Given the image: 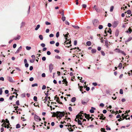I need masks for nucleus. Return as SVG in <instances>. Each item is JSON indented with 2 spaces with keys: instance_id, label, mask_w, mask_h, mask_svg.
Returning <instances> with one entry per match:
<instances>
[{
  "instance_id": "nucleus-1",
  "label": "nucleus",
  "mask_w": 132,
  "mask_h": 132,
  "mask_svg": "<svg viewBox=\"0 0 132 132\" xmlns=\"http://www.w3.org/2000/svg\"><path fill=\"white\" fill-rule=\"evenodd\" d=\"M57 118H59L60 119H61V118L64 116V115L65 114L63 112H61L60 111H57Z\"/></svg>"
},
{
  "instance_id": "nucleus-2",
  "label": "nucleus",
  "mask_w": 132,
  "mask_h": 132,
  "mask_svg": "<svg viewBox=\"0 0 132 132\" xmlns=\"http://www.w3.org/2000/svg\"><path fill=\"white\" fill-rule=\"evenodd\" d=\"M93 24L95 27H97L99 24V22L97 19H95L93 22Z\"/></svg>"
},
{
  "instance_id": "nucleus-3",
  "label": "nucleus",
  "mask_w": 132,
  "mask_h": 132,
  "mask_svg": "<svg viewBox=\"0 0 132 132\" xmlns=\"http://www.w3.org/2000/svg\"><path fill=\"white\" fill-rule=\"evenodd\" d=\"M34 118L35 120L37 121H40L41 120L40 117L36 114H35Z\"/></svg>"
},
{
  "instance_id": "nucleus-4",
  "label": "nucleus",
  "mask_w": 132,
  "mask_h": 132,
  "mask_svg": "<svg viewBox=\"0 0 132 132\" xmlns=\"http://www.w3.org/2000/svg\"><path fill=\"white\" fill-rule=\"evenodd\" d=\"M54 65L52 63H50L49 65V69L50 71V73H52V70L53 69L54 67Z\"/></svg>"
},
{
  "instance_id": "nucleus-5",
  "label": "nucleus",
  "mask_w": 132,
  "mask_h": 132,
  "mask_svg": "<svg viewBox=\"0 0 132 132\" xmlns=\"http://www.w3.org/2000/svg\"><path fill=\"white\" fill-rule=\"evenodd\" d=\"M8 80L10 82H14V81L12 80V78L11 77H7Z\"/></svg>"
},
{
  "instance_id": "nucleus-6",
  "label": "nucleus",
  "mask_w": 132,
  "mask_h": 132,
  "mask_svg": "<svg viewBox=\"0 0 132 132\" xmlns=\"http://www.w3.org/2000/svg\"><path fill=\"white\" fill-rule=\"evenodd\" d=\"M53 114L52 115V117H57V112H53Z\"/></svg>"
},
{
  "instance_id": "nucleus-7",
  "label": "nucleus",
  "mask_w": 132,
  "mask_h": 132,
  "mask_svg": "<svg viewBox=\"0 0 132 132\" xmlns=\"http://www.w3.org/2000/svg\"><path fill=\"white\" fill-rule=\"evenodd\" d=\"M119 31L118 30H117L115 33V35L116 37H117L119 34Z\"/></svg>"
},
{
  "instance_id": "nucleus-8",
  "label": "nucleus",
  "mask_w": 132,
  "mask_h": 132,
  "mask_svg": "<svg viewBox=\"0 0 132 132\" xmlns=\"http://www.w3.org/2000/svg\"><path fill=\"white\" fill-rule=\"evenodd\" d=\"M21 38V36L19 35H18L17 37H15L14 38V39L15 40H19Z\"/></svg>"
},
{
  "instance_id": "nucleus-9",
  "label": "nucleus",
  "mask_w": 132,
  "mask_h": 132,
  "mask_svg": "<svg viewBox=\"0 0 132 132\" xmlns=\"http://www.w3.org/2000/svg\"><path fill=\"white\" fill-rule=\"evenodd\" d=\"M62 81L63 82H64L65 83V84H66V86L67 85L68 82L66 80V79H63Z\"/></svg>"
},
{
  "instance_id": "nucleus-10",
  "label": "nucleus",
  "mask_w": 132,
  "mask_h": 132,
  "mask_svg": "<svg viewBox=\"0 0 132 132\" xmlns=\"http://www.w3.org/2000/svg\"><path fill=\"white\" fill-rule=\"evenodd\" d=\"M118 24V22L117 21H114V22L113 24V26H114V27H116Z\"/></svg>"
},
{
  "instance_id": "nucleus-11",
  "label": "nucleus",
  "mask_w": 132,
  "mask_h": 132,
  "mask_svg": "<svg viewBox=\"0 0 132 132\" xmlns=\"http://www.w3.org/2000/svg\"><path fill=\"white\" fill-rule=\"evenodd\" d=\"M22 48V46H21L19 47L16 52V53H18L19 52L20 50H21Z\"/></svg>"
},
{
  "instance_id": "nucleus-12",
  "label": "nucleus",
  "mask_w": 132,
  "mask_h": 132,
  "mask_svg": "<svg viewBox=\"0 0 132 132\" xmlns=\"http://www.w3.org/2000/svg\"><path fill=\"white\" fill-rule=\"evenodd\" d=\"M77 122H78V124L79 125H82V122H81V121L80 120H79V119H78Z\"/></svg>"
},
{
  "instance_id": "nucleus-13",
  "label": "nucleus",
  "mask_w": 132,
  "mask_h": 132,
  "mask_svg": "<svg viewBox=\"0 0 132 132\" xmlns=\"http://www.w3.org/2000/svg\"><path fill=\"white\" fill-rule=\"evenodd\" d=\"M84 115H85V118L86 119L88 118L89 117V116H90V115L89 114H87L86 113H85Z\"/></svg>"
},
{
  "instance_id": "nucleus-14",
  "label": "nucleus",
  "mask_w": 132,
  "mask_h": 132,
  "mask_svg": "<svg viewBox=\"0 0 132 132\" xmlns=\"http://www.w3.org/2000/svg\"><path fill=\"white\" fill-rule=\"evenodd\" d=\"M86 44L88 46H90L91 45V43L90 41H88L86 43Z\"/></svg>"
},
{
  "instance_id": "nucleus-15",
  "label": "nucleus",
  "mask_w": 132,
  "mask_h": 132,
  "mask_svg": "<svg viewBox=\"0 0 132 132\" xmlns=\"http://www.w3.org/2000/svg\"><path fill=\"white\" fill-rule=\"evenodd\" d=\"M132 31V30L130 28H129L128 30H127L126 31V32L127 33H131V32Z\"/></svg>"
},
{
  "instance_id": "nucleus-16",
  "label": "nucleus",
  "mask_w": 132,
  "mask_h": 132,
  "mask_svg": "<svg viewBox=\"0 0 132 132\" xmlns=\"http://www.w3.org/2000/svg\"><path fill=\"white\" fill-rule=\"evenodd\" d=\"M76 100V98L75 97H72L71 100V101L72 102H74Z\"/></svg>"
},
{
  "instance_id": "nucleus-17",
  "label": "nucleus",
  "mask_w": 132,
  "mask_h": 132,
  "mask_svg": "<svg viewBox=\"0 0 132 132\" xmlns=\"http://www.w3.org/2000/svg\"><path fill=\"white\" fill-rule=\"evenodd\" d=\"M60 13L61 14L62 16H64V11L63 10H62V12H60Z\"/></svg>"
},
{
  "instance_id": "nucleus-18",
  "label": "nucleus",
  "mask_w": 132,
  "mask_h": 132,
  "mask_svg": "<svg viewBox=\"0 0 132 132\" xmlns=\"http://www.w3.org/2000/svg\"><path fill=\"white\" fill-rule=\"evenodd\" d=\"M105 46L107 47H108V40H106L105 42Z\"/></svg>"
},
{
  "instance_id": "nucleus-19",
  "label": "nucleus",
  "mask_w": 132,
  "mask_h": 132,
  "mask_svg": "<svg viewBox=\"0 0 132 132\" xmlns=\"http://www.w3.org/2000/svg\"><path fill=\"white\" fill-rule=\"evenodd\" d=\"M122 64L121 63H120L119 65V66L118 67H119V69H121L122 67Z\"/></svg>"
},
{
  "instance_id": "nucleus-20",
  "label": "nucleus",
  "mask_w": 132,
  "mask_h": 132,
  "mask_svg": "<svg viewBox=\"0 0 132 132\" xmlns=\"http://www.w3.org/2000/svg\"><path fill=\"white\" fill-rule=\"evenodd\" d=\"M67 129L70 131H73V129L72 128V127H71L70 128H67Z\"/></svg>"
},
{
  "instance_id": "nucleus-21",
  "label": "nucleus",
  "mask_w": 132,
  "mask_h": 132,
  "mask_svg": "<svg viewBox=\"0 0 132 132\" xmlns=\"http://www.w3.org/2000/svg\"><path fill=\"white\" fill-rule=\"evenodd\" d=\"M72 26L74 28L77 29H78L79 28V27H78V26H76L75 25H72Z\"/></svg>"
},
{
  "instance_id": "nucleus-22",
  "label": "nucleus",
  "mask_w": 132,
  "mask_h": 132,
  "mask_svg": "<svg viewBox=\"0 0 132 132\" xmlns=\"http://www.w3.org/2000/svg\"><path fill=\"white\" fill-rule=\"evenodd\" d=\"M128 116H128V115L124 116V117H122L123 120H124L125 118L127 120V117Z\"/></svg>"
},
{
  "instance_id": "nucleus-23",
  "label": "nucleus",
  "mask_w": 132,
  "mask_h": 132,
  "mask_svg": "<svg viewBox=\"0 0 132 132\" xmlns=\"http://www.w3.org/2000/svg\"><path fill=\"white\" fill-rule=\"evenodd\" d=\"M96 51V50L95 49H93L91 50L92 52L93 53H95Z\"/></svg>"
},
{
  "instance_id": "nucleus-24",
  "label": "nucleus",
  "mask_w": 132,
  "mask_h": 132,
  "mask_svg": "<svg viewBox=\"0 0 132 132\" xmlns=\"http://www.w3.org/2000/svg\"><path fill=\"white\" fill-rule=\"evenodd\" d=\"M40 27V25L39 24H38L36 27L35 28V30H37Z\"/></svg>"
},
{
  "instance_id": "nucleus-25",
  "label": "nucleus",
  "mask_w": 132,
  "mask_h": 132,
  "mask_svg": "<svg viewBox=\"0 0 132 132\" xmlns=\"http://www.w3.org/2000/svg\"><path fill=\"white\" fill-rule=\"evenodd\" d=\"M26 48L27 50H29L31 49V47L30 46H27L26 47Z\"/></svg>"
},
{
  "instance_id": "nucleus-26",
  "label": "nucleus",
  "mask_w": 132,
  "mask_h": 132,
  "mask_svg": "<svg viewBox=\"0 0 132 132\" xmlns=\"http://www.w3.org/2000/svg\"><path fill=\"white\" fill-rule=\"evenodd\" d=\"M115 50L116 52L118 53H120V50L118 48H116Z\"/></svg>"
},
{
  "instance_id": "nucleus-27",
  "label": "nucleus",
  "mask_w": 132,
  "mask_h": 132,
  "mask_svg": "<svg viewBox=\"0 0 132 132\" xmlns=\"http://www.w3.org/2000/svg\"><path fill=\"white\" fill-rule=\"evenodd\" d=\"M101 130L102 131V132H106V131L105 130V129L104 128H101Z\"/></svg>"
},
{
  "instance_id": "nucleus-28",
  "label": "nucleus",
  "mask_w": 132,
  "mask_h": 132,
  "mask_svg": "<svg viewBox=\"0 0 132 132\" xmlns=\"http://www.w3.org/2000/svg\"><path fill=\"white\" fill-rule=\"evenodd\" d=\"M98 28L100 29H102L103 28V26L102 25H99L98 26Z\"/></svg>"
},
{
  "instance_id": "nucleus-29",
  "label": "nucleus",
  "mask_w": 132,
  "mask_h": 132,
  "mask_svg": "<svg viewBox=\"0 0 132 132\" xmlns=\"http://www.w3.org/2000/svg\"><path fill=\"white\" fill-rule=\"evenodd\" d=\"M122 54H123L125 56L126 55V54L124 52V51H122L121 50H120V52Z\"/></svg>"
},
{
  "instance_id": "nucleus-30",
  "label": "nucleus",
  "mask_w": 132,
  "mask_h": 132,
  "mask_svg": "<svg viewBox=\"0 0 132 132\" xmlns=\"http://www.w3.org/2000/svg\"><path fill=\"white\" fill-rule=\"evenodd\" d=\"M39 38L41 40H42L43 39V36L42 35H40L39 36Z\"/></svg>"
},
{
  "instance_id": "nucleus-31",
  "label": "nucleus",
  "mask_w": 132,
  "mask_h": 132,
  "mask_svg": "<svg viewBox=\"0 0 132 132\" xmlns=\"http://www.w3.org/2000/svg\"><path fill=\"white\" fill-rule=\"evenodd\" d=\"M38 86V84L37 83L34 84L32 85V87H34L35 86Z\"/></svg>"
},
{
  "instance_id": "nucleus-32",
  "label": "nucleus",
  "mask_w": 132,
  "mask_h": 132,
  "mask_svg": "<svg viewBox=\"0 0 132 132\" xmlns=\"http://www.w3.org/2000/svg\"><path fill=\"white\" fill-rule=\"evenodd\" d=\"M62 20H63V21H65V17L64 16H62V17L61 18Z\"/></svg>"
},
{
  "instance_id": "nucleus-33",
  "label": "nucleus",
  "mask_w": 132,
  "mask_h": 132,
  "mask_svg": "<svg viewBox=\"0 0 132 132\" xmlns=\"http://www.w3.org/2000/svg\"><path fill=\"white\" fill-rule=\"evenodd\" d=\"M132 39V38L131 37H130L127 40V41L126 42H128L130 41Z\"/></svg>"
},
{
  "instance_id": "nucleus-34",
  "label": "nucleus",
  "mask_w": 132,
  "mask_h": 132,
  "mask_svg": "<svg viewBox=\"0 0 132 132\" xmlns=\"http://www.w3.org/2000/svg\"><path fill=\"white\" fill-rule=\"evenodd\" d=\"M114 8L113 6H112L111 7L110 11L111 12H112L113 11Z\"/></svg>"
},
{
  "instance_id": "nucleus-35",
  "label": "nucleus",
  "mask_w": 132,
  "mask_h": 132,
  "mask_svg": "<svg viewBox=\"0 0 132 132\" xmlns=\"http://www.w3.org/2000/svg\"><path fill=\"white\" fill-rule=\"evenodd\" d=\"M93 8H94L95 10L97 11L98 10V9L96 7V5H95L94 7Z\"/></svg>"
},
{
  "instance_id": "nucleus-36",
  "label": "nucleus",
  "mask_w": 132,
  "mask_h": 132,
  "mask_svg": "<svg viewBox=\"0 0 132 132\" xmlns=\"http://www.w3.org/2000/svg\"><path fill=\"white\" fill-rule=\"evenodd\" d=\"M20 126L19 124H18L16 125V128H20Z\"/></svg>"
},
{
  "instance_id": "nucleus-37",
  "label": "nucleus",
  "mask_w": 132,
  "mask_h": 132,
  "mask_svg": "<svg viewBox=\"0 0 132 132\" xmlns=\"http://www.w3.org/2000/svg\"><path fill=\"white\" fill-rule=\"evenodd\" d=\"M35 60V59H32L31 60H30V61L31 63H33L34 62Z\"/></svg>"
},
{
  "instance_id": "nucleus-38",
  "label": "nucleus",
  "mask_w": 132,
  "mask_h": 132,
  "mask_svg": "<svg viewBox=\"0 0 132 132\" xmlns=\"http://www.w3.org/2000/svg\"><path fill=\"white\" fill-rule=\"evenodd\" d=\"M16 104L18 105H20V104H19V100H17L16 102Z\"/></svg>"
},
{
  "instance_id": "nucleus-39",
  "label": "nucleus",
  "mask_w": 132,
  "mask_h": 132,
  "mask_svg": "<svg viewBox=\"0 0 132 132\" xmlns=\"http://www.w3.org/2000/svg\"><path fill=\"white\" fill-rule=\"evenodd\" d=\"M47 97L46 96V97H45V99H44L43 100L44 101V102H46L47 100Z\"/></svg>"
},
{
  "instance_id": "nucleus-40",
  "label": "nucleus",
  "mask_w": 132,
  "mask_h": 132,
  "mask_svg": "<svg viewBox=\"0 0 132 132\" xmlns=\"http://www.w3.org/2000/svg\"><path fill=\"white\" fill-rule=\"evenodd\" d=\"M25 24V23L24 22H22L21 23V27H23L24 26Z\"/></svg>"
},
{
  "instance_id": "nucleus-41",
  "label": "nucleus",
  "mask_w": 132,
  "mask_h": 132,
  "mask_svg": "<svg viewBox=\"0 0 132 132\" xmlns=\"http://www.w3.org/2000/svg\"><path fill=\"white\" fill-rule=\"evenodd\" d=\"M81 114H78L76 116V118H78V119L79 118H80V117L81 116Z\"/></svg>"
},
{
  "instance_id": "nucleus-42",
  "label": "nucleus",
  "mask_w": 132,
  "mask_h": 132,
  "mask_svg": "<svg viewBox=\"0 0 132 132\" xmlns=\"http://www.w3.org/2000/svg\"><path fill=\"white\" fill-rule=\"evenodd\" d=\"M82 6L84 8H85L86 7L87 5L85 4H83L82 5Z\"/></svg>"
},
{
  "instance_id": "nucleus-43",
  "label": "nucleus",
  "mask_w": 132,
  "mask_h": 132,
  "mask_svg": "<svg viewBox=\"0 0 132 132\" xmlns=\"http://www.w3.org/2000/svg\"><path fill=\"white\" fill-rule=\"evenodd\" d=\"M87 102V101L85 102L84 101H82V103L83 104H85V103H86Z\"/></svg>"
},
{
  "instance_id": "nucleus-44",
  "label": "nucleus",
  "mask_w": 132,
  "mask_h": 132,
  "mask_svg": "<svg viewBox=\"0 0 132 132\" xmlns=\"http://www.w3.org/2000/svg\"><path fill=\"white\" fill-rule=\"evenodd\" d=\"M80 88V90L81 91V92H82V89L83 88V87L82 86H80V87H79V88Z\"/></svg>"
},
{
  "instance_id": "nucleus-45",
  "label": "nucleus",
  "mask_w": 132,
  "mask_h": 132,
  "mask_svg": "<svg viewBox=\"0 0 132 132\" xmlns=\"http://www.w3.org/2000/svg\"><path fill=\"white\" fill-rule=\"evenodd\" d=\"M45 23L47 25H50L51 24L48 21L45 22Z\"/></svg>"
},
{
  "instance_id": "nucleus-46",
  "label": "nucleus",
  "mask_w": 132,
  "mask_h": 132,
  "mask_svg": "<svg viewBox=\"0 0 132 132\" xmlns=\"http://www.w3.org/2000/svg\"><path fill=\"white\" fill-rule=\"evenodd\" d=\"M131 13V11L130 10H128L127 11V13L128 14H130Z\"/></svg>"
},
{
  "instance_id": "nucleus-47",
  "label": "nucleus",
  "mask_w": 132,
  "mask_h": 132,
  "mask_svg": "<svg viewBox=\"0 0 132 132\" xmlns=\"http://www.w3.org/2000/svg\"><path fill=\"white\" fill-rule=\"evenodd\" d=\"M37 97L36 96H34V100L35 101H37Z\"/></svg>"
},
{
  "instance_id": "nucleus-48",
  "label": "nucleus",
  "mask_w": 132,
  "mask_h": 132,
  "mask_svg": "<svg viewBox=\"0 0 132 132\" xmlns=\"http://www.w3.org/2000/svg\"><path fill=\"white\" fill-rule=\"evenodd\" d=\"M46 87L45 85H43V86L42 89H44L46 88Z\"/></svg>"
},
{
  "instance_id": "nucleus-49",
  "label": "nucleus",
  "mask_w": 132,
  "mask_h": 132,
  "mask_svg": "<svg viewBox=\"0 0 132 132\" xmlns=\"http://www.w3.org/2000/svg\"><path fill=\"white\" fill-rule=\"evenodd\" d=\"M59 36V32H57V33L56 34V37L57 38H58Z\"/></svg>"
},
{
  "instance_id": "nucleus-50",
  "label": "nucleus",
  "mask_w": 132,
  "mask_h": 132,
  "mask_svg": "<svg viewBox=\"0 0 132 132\" xmlns=\"http://www.w3.org/2000/svg\"><path fill=\"white\" fill-rule=\"evenodd\" d=\"M69 35V33L68 32H67V34L65 35H63L64 36V37L65 38H67L68 37V36Z\"/></svg>"
},
{
  "instance_id": "nucleus-51",
  "label": "nucleus",
  "mask_w": 132,
  "mask_h": 132,
  "mask_svg": "<svg viewBox=\"0 0 132 132\" xmlns=\"http://www.w3.org/2000/svg\"><path fill=\"white\" fill-rule=\"evenodd\" d=\"M55 57L57 59H61L60 57L58 55H56L55 56Z\"/></svg>"
},
{
  "instance_id": "nucleus-52",
  "label": "nucleus",
  "mask_w": 132,
  "mask_h": 132,
  "mask_svg": "<svg viewBox=\"0 0 132 132\" xmlns=\"http://www.w3.org/2000/svg\"><path fill=\"white\" fill-rule=\"evenodd\" d=\"M65 40H66V41H65V42H64V43H65V44H68V42H66L67 41H68L69 40V39H68L67 38H65Z\"/></svg>"
},
{
  "instance_id": "nucleus-53",
  "label": "nucleus",
  "mask_w": 132,
  "mask_h": 132,
  "mask_svg": "<svg viewBox=\"0 0 132 132\" xmlns=\"http://www.w3.org/2000/svg\"><path fill=\"white\" fill-rule=\"evenodd\" d=\"M40 45L42 47H44L45 46V44L44 43H42Z\"/></svg>"
},
{
  "instance_id": "nucleus-54",
  "label": "nucleus",
  "mask_w": 132,
  "mask_h": 132,
  "mask_svg": "<svg viewBox=\"0 0 132 132\" xmlns=\"http://www.w3.org/2000/svg\"><path fill=\"white\" fill-rule=\"evenodd\" d=\"M120 93L121 94H123V91L122 89H121L120 90Z\"/></svg>"
},
{
  "instance_id": "nucleus-55",
  "label": "nucleus",
  "mask_w": 132,
  "mask_h": 132,
  "mask_svg": "<svg viewBox=\"0 0 132 132\" xmlns=\"http://www.w3.org/2000/svg\"><path fill=\"white\" fill-rule=\"evenodd\" d=\"M104 33L105 34V35H104V36L105 37L106 36H107V31L106 30H104Z\"/></svg>"
},
{
  "instance_id": "nucleus-56",
  "label": "nucleus",
  "mask_w": 132,
  "mask_h": 132,
  "mask_svg": "<svg viewBox=\"0 0 132 132\" xmlns=\"http://www.w3.org/2000/svg\"><path fill=\"white\" fill-rule=\"evenodd\" d=\"M3 91L2 88H0V95H1L2 94Z\"/></svg>"
},
{
  "instance_id": "nucleus-57",
  "label": "nucleus",
  "mask_w": 132,
  "mask_h": 132,
  "mask_svg": "<svg viewBox=\"0 0 132 132\" xmlns=\"http://www.w3.org/2000/svg\"><path fill=\"white\" fill-rule=\"evenodd\" d=\"M42 59L43 61H45L46 60V58L45 57H43L42 58Z\"/></svg>"
},
{
  "instance_id": "nucleus-58",
  "label": "nucleus",
  "mask_w": 132,
  "mask_h": 132,
  "mask_svg": "<svg viewBox=\"0 0 132 132\" xmlns=\"http://www.w3.org/2000/svg\"><path fill=\"white\" fill-rule=\"evenodd\" d=\"M106 130H111V128L110 127H108V126H106Z\"/></svg>"
},
{
  "instance_id": "nucleus-59",
  "label": "nucleus",
  "mask_w": 132,
  "mask_h": 132,
  "mask_svg": "<svg viewBox=\"0 0 132 132\" xmlns=\"http://www.w3.org/2000/svg\"><path fill=\"white\" fill-rule=\"evenodd\" d=\"M104 104L103 103H101L100 105V106H101L102 107H103L104 106Z\"/></svg>"
},
{
  "instance_id": "nucleus-60",
  "label": "nucleus",
  "mask_w": 132,
  "mask_h": 132,
  "mask_svg": "<svg viewBox=\"0 0 132 132\" xmlns=\"http://www.w3.org/2000/svg\"><path fill=\"white\" fill-rule=\"evenodd\" d=\"M56 101L57 102H59V101H60V99L59 97H57V98L56 100Z\"/></svg>"
},
{
  "instance_id": "nucleus-61",
  "label": "nucleus",
  "mask_w": 132,
  "mask_h": 132,
  "mask_svg": "<svg viewBox=\"0 0 132 132\" xmlns=\"http://www.w3.org/2000/svg\"><path fill=\"white\" fill-rule=\"evenodd\" d=\"M101 52L102 54L104 56L105 55V54L104 52L103 51H101Z\"/></svg>"
},
{
  "instance_id": "nucleus-62",
  "label": "nucleus",
  "mask_w": 132,
  "mask_h": 132,
  "mask_svg": "<svg viewBox=\"0 0 132 132\" xmlns=\"http://www.w3.org/2000/svg\"><path fill=\"white\" fill-rule=\"evenodd\" d=\"M42 77H45V73H43L42 74Z\"/></svg>"
},
{
  "instance_id": "nucleus-63",
  "label": "nucleus",
  "mask_w": 132,
  "mask_h": 132,
  "mask_svg": "<svg viewBox=\"0 0 132 132\" xmlns=\"http://www.w3.org/2000/svg\"><path fill=\"white\" fill-rule=\"evenodd\" d=\"M54 51L55 52H56V53H59L60 52V51L59 50H57V49L55 50H54Z\"/></svg>"
},
{
  "instance_id": "nucleus-64",
  "label": "nucleus",
  "mask_w": 132,
  "mask_h": 132,
  "mask_svg": "<svg viewBox=\"0 0 132 132\" xmlns=\"http://www.w3.org/2000/svg\"><path fill=\"white\" fill-rule=\"evenodd\" d=\"M9 91L7 90H5V92L6 94H8L9 93Z\"/></svg>"
}]
</instances>
